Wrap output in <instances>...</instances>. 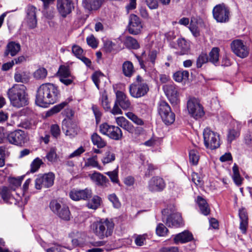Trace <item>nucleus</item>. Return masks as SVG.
Here are the masks:
<instances>
[{
	"mask_svg": "<svg viewBox=\"0 0 252 252\" xmlns=\"http://www.w3.org/2000/svg\"><path fill=\"white\" fill-rule=\"evenodd\" d=\"M36 10V7L32 5H28L27 7L26 18L28 25L31 29L35 28L37 25Z\"/></svg>",
	"mask_w": 252,
	"mask_h": 252,
	"instance_id": "23",
	"label": "nucleus"
},
{
	"mask_svg": "<svg viewBox=\"0 0 252 252\" xmlns=\"http://www.w3.org/2000/svg\"><path fill=\"white\" fill-rule=\"evenodd\" d=\"M200 156L197 150L192 149L189 152V161L190 164L193 165H196L198 164Z\"/></svg>",
	"mask_w": 252,
	"mask_h": 252,
	"instance_id": "41",
	"label": "nucleus"
},
{
	"mask_svg": "<svg viewBox=\"0 0 252 252\" xmlns=\"http://www.w3.org/2000/svg\"><path fill=\"white\" fill-rule=\"evenodd\" d=\"M164 180L159 176L153 177L148 182V189L152 192L162 191L165 188Z\"/></svg>",
	"mask_w": 252,
	"mask_h": 252,
	"instance_id": "17",
	"label": "nucleus"
},
{
	"mask_svg": "<svg viewBox=\"0 0 252 252\" xmlns=\"http://www.w3.org/2000/svg\"><path fill=\"white\" fill-rule=\"evenodd\" d=\"M149 91L148 81L140 75H137L135 81L129 86L130 94L134 98H140L145 95Z\"/></svg>",
	"mask_w": 252,
	"mask_h": 252,
	"instance_id": "4",
	"label": "nucleus"
},
{
	"mask_svg": "<svg viewBox=\"0 0 252 252\" xmlns=\"http://www.w3.org/2000/svg\"><path fill=\"white\" fill-rule=\"evenodd\" d=\"M193 239V237L191 233L189 231H184L175 236L174 241L175 244L186 243L191 241Z\"/></svg>",
	"mask_w": 252,
	"mask_h": 252,
	"instance_id": "26",
	"label": "nucleus"
},
{
	"mask_svg": "<svg viewBox=\"0 0 252 252\" xmlns=\"http://www.w3.org/2000/svg\"><path fill=\"white\" fill-rule=\"evenodd\" d=\"M101 202L102 199L100 197L94 195L87 202L86 205L89 209L95 210L100 206Z\"/></svg>",
	"mask_w": 252,
	"mask_h": 252,
	"instance_id": "35",
	"label": "nucleus"
},
{
	"mask_svg": "<svg viewBox=\"0 0 252 252\" xmlns=\"http://www.w3.org/2000/svg\"><path fill=\"white\" fill-rule=\"evenodd\" d=\"M99 131L103 135L115 140H121L123 137L122 130L118 126L109 125L107 123L100 125Z\"/></svg>",
	"mask_w": 252,
	"mask_h": 252,
	"instance_id": "9",
	"label": "nucleus"
},
{
	"mask_svg": "<svg viewBox=\"0 0 252 252\" xmlns=\"http://www.w3.org/2000/svg\"><path fill=\"white\" fill-rule=\"evenodd\" d=\"M66 129L65 135L70 136H74L78 133V128L77 126L72 124L70 120H64L63 121V129L64 130Z\"/></svg>",
	"mask_w": 252,
	"mask_h": 252,
	"instance_id": "25",
	"label": "nucleus"
},
{
	"mask_svg": "<svg viewBox=\"0 0 252 252\" xmlns=\"http://www.w3.org/2000/svg\"><path fill=\"white\" fill-rule=\"evenodd\" d=\"M47 75V70L43 67H40L37 69L33 73V77L36 79H43L46 77Z\"/></svg>",
	"mask_w": 252,
	"mask_h": 252,
	"instance_id": "45",
	"label": "nucleus"
},
{
	"mask_svg": "<svg viewBox=\"0 0 252 252\" xmlns=\"http://www.w3.org/2000/svg\"><path fill=\"white\" fill-rule=\"evenodd\" d=\"M115 160V154L112 150L107 151L101 159L104 165L111 163Z\"/></svg>",
	"mask_w": 252,
	"mask_h": 252,
	"instance_id": "40",
	"label": "nucleus"
},
{
	"mask_svg": "<svg viewBox=\"0 0 252 252\" xmlns=\"http://www.w3.org/2000/svg\"><path fill=\"white\" fill-rule=\"evenodd\" d=\"M102 4L101 0H83L82 5L89 11L96 10Z\"/></svg>",
	"mask_w": 252,
	"mask_h": 252,
	"instance_id": "29",
	"label": "nucleus"
},
{
	"mask_svg": "<svg viewBox=\"0 0 252 252\" xmlns=\"http://www.w3.org/2000/svg\"><path fill=\"white\" fill-rule=\"evenodd\" d=\"M124 45L127 48L130 49H137L140 48V45L138 41L133 37L130 36L126 37L123 41V45Z\"/></svg>",
	"mask_w": 252,
	"mask_h": 252,
	"instance_id": "32",
	"label": "nucleus"
},
{
	"mask_svg": "<svg viewBox=\"0 0 252 252\" xmlns=\"http://www.w3.org/2000/svg\"><path fill=\"white\" fill-rule=\"evenodd\" d=\"M163 90L165 95L172 102H176L178 97V90L175 85L172 83L168 84L163 86Z\"/></svg>",
	"mask_w": 252,
	"mask_h": 252,
	"instance_id": "22",
	"label": "nucleus"
},
{
	"mask_svg": "<svg viewBox=\"0 0 252 252\" xmlns=\"http://www.w3.org/2000/svg\"><path fill=\"white\" fill-rule=\"evenodd\" d=\"M67 103L66 102H63L59 104L54 106L52 109L48 111L46 113L47 116H50L52 115L57 113L60 112L62 109H63L66 105Z\"/></svg>",
	"mask_w": 252,
	"mask_h": 252,
	"instance_id": "46",
	"label": "nucleus"
},
{
	"mask_svg": "<svg viewBox=\"0 0 252 252\" xmlns=\"http://www.w3.org/2000/svg\"><path fill=\"white\" fill-rule=\"evenodd\" d=\"M157 56V51L156 50H150L147 53L146 51H143L141 56L137 57L139 63H144V62H151L154 63Z\"/></svg>",
	"mask_w": 252,
	"mask_h": 252,
	"instance_id": "24",
	"label": "nucleus"
},
{
	"mask_svg": "<svg viewBox=\"0 0 252 252\" xmlns=\"http://www.w3.org/2000/svg\"><path fill=\"white\" fill-rule=\"evenodd\" d=\"M148 6L150 9H156L158 7L157 0H145Z\"/></svg>",
	"mask_w": 252,
	"mask_h": 252,
	"instance_id": "62",
	"label": "nucleus"
},
{
	"mask_svg": "<svg viewBox=\"0 0 252 252\" xmlns=\"http://www.w3.org/2000/svg\"><path fill=\"white\" fill-rule=\"evenodd\" d=\"M239 133L234 129H231L227 134V140L231 143L237 137L239 136Z\"/></svg>",
	"mask_w": 252,
	"mask_h": 252,
	"instance_id": "58",
	"label": "nucleus"
},
{
	"mask_svg": "<svg viewBox=\"0 0 252 252\" xmlns=\"http://www.w3.org/2000/svg\"><path fill=\"white\" fill-rule=\"evenodd\" d=\"M105 174L109 177L111 181L113 183L118 184L119 183L118 169H116L112 171L105 172Z\"/></svg>",
	"mask_w": 252,
	"mask_h": 252,
	"instance_id": "47",
	"label": "nucleus"
},
{
	"mask_svg": "<svg viewBox=\"0 0 252 252\" xmlns=\"http://www.w3.org/2000/svg\"><path fill=\"white\" fill-rule=\"evenodd\" d=\"M26 87L22 84H15L7 92V95L12 105L20 108L28 104Z\"/></svg>",
	"mask_w": 252,
	"mask_h": 252,
	"instance_id": "2",
	"label": "nucleus"
},
{
	"mask_svg": "<svg viewBox=\"0 0 252 252\" xmlns=\"http://www.w3.org/2000/svg\"><path fill=\"white\" fill-rule=\"evenodd\" d=\"M131 104L128 96L123 92L117 91L116 92V100L111 113L113 115L122 114L121 109L124 110L130 109Z\"/></svg>",
	"mask_w": 252,
	"mask_h": 252,
	"instance_id": "6",
	"label": "nucleus"
},
{
	"mask_svg": "<svg viewBox=\"0 0 252 252\" xmlns=\"http://www.w3.org/2000/svg\"><path fill=\"white\" fill-rule=\"evenodd\" d=\"M101 100V104L103 108L106 111H110L111 112L112 109L111 108V105L106 94L104 93L102 94Z\"/></svg>",
	"mask_w": 252,
	"mask_h": 252,
	"instance_id": "50",
	"label": "nucleus"
},
{
	"mask_svg": "<svg viewBox=\"0 0 252 252\" xmlns=\"http://www.w3.org/2000/svg\"><path fill=\"white\" fill-rule=\"evenodd\" d=\"M173 206H170L162 211V220L169 227H179L182 224V218L179 213H174Z\"/></svg>",
	"mask_w": 252,
	"mask_h": 252,
	"instance_id": "5",
	"label": "nucleus"
},
{
	"mask_svg": "<svg viewBox=\"0 0 252 252\" xmlns=\"http://www.w3.org/2000/svg\"><path fill=\"white\" fill-rule=\"evenodd\" d=\"M203 139L205 146L211 150L216 149L220 146L219 134L209 128H206L203 131Z\"/></svg>",
	"mask_w": 252,
	"mask_h": 252,
	"instance_id": "7",
	"label": "nucleus"
},
{
	"mask_svg": "<svg viewBox=\"0 0 252 252\" xmlns=\"http://www.w3.org/2000/svg\"><path fill=\"white\" fill-rule=\"evenodd\" d=\"M59 91L57 87L51 83L42 84L38 89L36 95V104L42 107H47L58 100Z\"/></svg>",
	"mask_w": 252,
	"mask_h": 252,
	"instance_id": "1",
	"label": "nucleus"
},
{
	"mask_svg": "<svg viewBox=\"0 0 252 252\" xmlns=\"http://www.w3.org/2000/svg\"><path fill=\"white\" fill-rule=\"evenodd\" d=\"M46 158L50 162H55L57 158L56 150L54 148H51L49 152L47 153Z\"/></svg>",
	"mask_w": 252,
	"mask_h": 252,
	"instance_id": "53",
	"label": "nucleus"
},
{
	"mask_svg": "<svg viewBox=\"0 0 252 252\" xmlns=\"http://www.w3.org/2000/svg\"><path fill=\"white\" fill-rule=\"evenodd\" d=\"M187 108L189 114L196 120L202 118L205 114L203 107L196 98H193L188 100Z\"/></svg>",
	"mask_w": 252,
	"mask_h": 252,
	"instance_id": "12",
	"label": "nucleus"
},
{
	"mask_svg": "<svg viewBox=\"0 0 252 252\" xmlns=\"http://www.w3.org/2000/svg\"><path fill=\"white\" fill-rule=\"evenodd\" d=\"M142 28V25L139 17L135 14H130L127 26V30L129 33L133 35H137L141 32Z\"/></svg>",
	"mask_w": 252,
	"mask_h": 252,
	"instance_id": "15",
	"label": "nucleus"
},
{
	"mask_svg": "<svg viewBox=\"0 0 252 252\" xmlns=\"http://www.w3.org/2000/svg\"><path fill=\"white\" fill-rule=\"evenodd\" d=\"M135 71L133 64H123V71L126 76L130 77Z\"/></svg>",
	"mask_w": 252,
	"mask_h": 252,
	"instance_id": "44",
	"label": "nucleus"
},
{
	"mask_svg": "<svg viewBox=\"0 0 252 252\" xmlns=\"http://www.w3.org/2000/svg\"><path fill=\"white\" fill-rule=\"evenodd\" d=\"M5 137L10 144L22 146L26 142L27 136L24 131L17 129L8 132Z\"/></svg>",
	"mask_w": 252,
	"mask_h": 252,
	"instance_id": "13",
	"label": "nucleus"
},
{
	"mask_svg": "<svg viewBox=\"0 0 252 252\" xmlns=\"http://www.w3.org/2000/svg\"><path fill=\"white\" fill-rule=\"evenodd\" d=\"M168 232V229L162 223H159L156 228V233L159 236H166Z\"/></svg>",
	"mask_w": 252,
	"mask_h": 252,
	"instance_id": "51",
	"label": "nucleus"
},
{
	"mask_svg": "<svg viewBox=\"0 0 252 252\" xmlns=\"http://www.w3.org/2000/svg\"><path fill=\"white\" fill-rule=\"evenodd\" d=\"M191 177L192 182L196 186L201 187L203 185V181L197 173L195 172L192 173Z\"/></svg>",
	"mask_w": 252,
	"mask_h": 252,
	"instance_id": "55",
	"label": "nucleus"
},
{
	"mask_svg": "<svg viewBox=\"0 0 252 252\" xmlns=\"http://www.w3.org/2000/svg\"><path fill=\"white\" fill-rule=\"evenodd\" d=\"M69 197L74 201L87 200L92 195V190L88 188L84 189H73L69 193Z\"/></svg>",
	"mask_w": 252,
	"mask_h": 252,
	"instance_id": "18",
	"label": "nucleus"
},
{
	"mask_svg": "<svg viewBox=\"0 0 252 252\" xmlns=\"http://www.w3.org/2000/svg\"><path fill=\"white\" fill-rule=\"evenodd\" d=\"M232 178L234 182L237 186L241 185L243 178L240 175L238 167L236 164H234L232 167Z\"/></svg>",
	"mask_w": 252,
	"mask_h": 252,
	"instance_id": "37",
	"label": "nucleus"
},
{
	"mask_svg": "<svg viewBox=\"0 0 252 252\" xmlns=\"http://www.w3.org/2000/svg\"><path fill=\"white\" fill-rule=\"evenodd\" d=\"M57 9L63 17L70 14L74 8L73 3L71 0H57Z\"/></svg>",
	"mask_w": 252,
	"mask_h": 252,
	"instance_id": "20",
	"label": "nucleus"
},
{
	"mask_svg": "<svg viewBox=\"0 0 252 252\" xmlns=\"http://www.w3.org/2000/svg\"><path fill=\"white\" fill-rule=\"evenodd\" d=\"M115 41L116 43L112 41H107L105 43L104 48L106 52H110L113 49L118 51L123 48L122 41L120 39H117Z\"/></svg>",
	"mask_w": 252,
	"mask_h": 252,
	"instance_id": "30",
	"label": "nucleus"
},
{
	"mask_svg": "<svg viewBox=\"0 0 252 252\" xmlns=\"http://www.w3.org/2000/svg\"><path fill=\"white\" fill-rule=\"evenodd\" d=\"M135 182V179L134 177L131 176H127L124 179V184L128 187L132 186L134 185Z\"/></svg>",
	"mask_w": 252,
	"mask_h": 252,
	"instance_id": "63",
	"label": "nucleus"
},
{
	"mask_svg": "<svg viewBox=\"0 0 252 252\" xmlns=\"http://www.w3.org/2000/svg\"><path fill=\"white\" fill-rule=\"evenodd\" d=\"M0 195L3 200L7 204L16 205L18 201L11 195L10 190L7 187H3Z\"/></svg>",
	"mask_w": 252,
	"mask_h": 252,
	"instance_id": "27",
	"label": "nucleus"
},
{
	"mask_svg": "<svg viewBox=\"0 0 252 252\" xmlns=\"http://www.w3.org/2000/svg\"><path fill=\"white\" fill-rule=\"evenodd\" d=\"M84 166L96 168L99 170L102 169V167L99 165L97 161V156L96 155L87 158L85 161Z\"/></svg>",
	"mask_w": 252,
	"mask_h": 252,
	"instance_id": "36",
	"label": "nucleus"
},
{
	"mask_svg": "<svg viewBox=\"0 0 252 252\" xmlns=\"http://www.w3.org/2000/svg\"><path fill=\"white\" fill-rule=\"evenodd\" d=\"M56 75L60 78L71 76V74L69 66L65 64L60 65Z\"/></svg>",
	"mask_w": 252,
	"mask_h": 252,
	"instance_id": "38",
	"label": "nucleus"
},
{
	"mask_svg": "<svg viewBox=\"0 0 252 252\" xmlns=\"http://www.w3.org/2000/svg\"><path fill=\"white\" fill-rule=\"evenodd\" d=\"M89 176L92 181L95 184L102 188H107L110 185V182L106 177L99 172H94Z\"/></svg>",
	"mask_w": 252,
	"mask_h": 252,
	"instance_id": "21",
	"label": "nucleus"
},
{
	"mask_svg": "<svg viewBox=\"0 0 252 252\" xmlns=\"http://www.w3.org/2000/svg\"><path fill=\"white\" fill-rule=\"evenodd\" d=\"M239 217L240 221L248 220V217L245 209L242 208L239 211Z\"/></svg>",
	"mask_w": 252,
	"mask_h": 252,
	"instance_id": "60",
	"label": "nucleus"
},
{
	"mask_svg": "<svg viewBox=\"0 0 252 252\" xmlns=\"http://www.w3.org/2000/svg\"><path fill=\"white\" fill-rule=\"evenodd\" d=\"M197 203L199 207L201 213L205 216H207L210 213V208L206 200L201 196H198L197 198Z\"/></svg>",
	"mask_w": 252,
	"mask_h": 252,
	"instance_id": "31",
	"label": "nucleus"
},
{
	"mask_svg": "<svg viewBox=\"0 0 252 252\" xmlns=\"http://www.w3.org/2000/svg\"><path fill=\"white\" fill-rule=\"evenodd\" d=\"M220 49L218 47H213L209 54L202 53L198 57L196 63H217L219 61Z\"/></svg>",
	"mask_w": 252,
	"mask_h": 252,
	"instance_id": "16",
	"label": "nucleus"
},
{
	"mask_svg": "<svg viewBox=\"0 0 252 252\" xmlns=\"http://www.w3.org/2000/svg\"><path fill=\"white\" fill-rule=\"evenodd\" d=\"M114 227V222L108 219L94 221L90 226L91 231L100 239L111 236Z\"/></svg>",
	"mask_w": 252,
	"mask_h": 252,
	"instance_id": "3",
	"label": "nucleus"
},
{
	"mask_svg": "<svg viewBox=\"0 0 252 252\" xmlns=\"http://www.w3.org/2000/svg\"><path fill=\"white\" fill-rule=\"evenodd\" d=\"M54 179L55 176L53 173L39 175L35 181V187L37 189L49 188L53 185Z\"/></svg>",
	"mask_w": 252,
	"mask_h": 252,
	"instance_id": "14",
	"label": "nucleus"
},
{
	"mask_svg": "<svg viewBox=\"0 0 252 252\" xmlns=\"http://www.w3.org/2000/svg\"><path fill=\"white\" fill-rule=\"evenodd\" d=\"M116 122L117 124L129 133H133L134 131V126L132 124L126 120L124 117H118L116 118Z\"/></svg>",
	"mask_w": 252,
	"mask_h": 252,
	"instance_id": "28",
	"label": "nucleus"
},
{
	"mask_svg": "<svg viewBox=\"0 0 252 252\" xmlns=\"http://www.w3.org/2000/svg\"><path fill=\"white\" fill-rule=\"evenodd\" d=\"M108 200L112 203L115 208H119L121 204L119 199L115 193H112L108 196Z\"/></svg>",
	"mask_w": 252,
	"mask_h": 252,
	"instance_id": "48",
	"label": "nucleus"
},
{
	"mask_svg": "<svg viewBox=\"0 0 252 252\" xmlns=\"http://www.w3.org/2000/svg\"><path fill=\"white\" fill-rule=\"evenodd\" d=\"M50 131L52 135L55 138H57L60 134V129L57 125H53L51 126Z\"/></svg>",
	"mask_w": 252,
	"mask_h": 252,
	"instance_id": "57",
	"label": "nucleus"
},
{
	"mask_svg": "<svg viewBox=\"0 0 252 252\" xmlns=\"http://www.w3.org/2000/svg\"><path fill=\"white\" fill-rule=\"evenodd\" d=\"M93 144L98 148H103L106 146V141L97 133H94L91 136Z\"/></svg>",
	"mask_w": 252,
	"mask_h": 252,
	"instance_id": "34",
	"label": "nucleus"
},
{
	"mask_svg": "<svg viewBox=\"0 0 252 252\" xmlns=\"http://www.w3.org/2000/svg\"><path fill=\"white\" fill-rule=\"evenodd\" d=\"M84 152L85 149L82 146H81L77 150H75L73 153L70 154L69 156V158H73L74 157L80 156Z\"/></svg>",
	"mask_w": 252,
	"mask_h": 252,
	"instance_id": "59",
	"label": "nucleus"
},
{
	"mask_svg": "<svg viewBox=\"0 0 252 252\" xmlns=\"http://www.w3.org/2000/svg\"><path fill=\"white\" fill-rule=\"evenodd\" d=\"M72 51L73 54L84 63H91L89 59L84 56L83 54V50L80 46L73 45L72 48Z\"/></svg>",
	"mask_w": 252,
	"mask_h": 252,
	"instance_id": "33",
	"label": "nucleus"
},
{
	"mask_svg": "<svg viewBox=\"0 0 252 252\" xmlns=\"http://www.w3.org/2000/svg\"><path fill=\"white\" fill-rule=\"evenodd\" d=\"M126 116L137 125L143 126L144 124V121L141 118L131 112L126 113Z\"/></svg>",
	"mask_w": 252,
	"mask_h": 252,
	"instance_id": "42",
	"label": "nucleus"
},
{
	"mask_svg": "<svg viewBox=\"0 0 252 252\" xmlns=\"http://www.w3.org/2000/svg\"><path fill=\"white\" fill-rule=\"evenodd\" d=\"M49 207L52 212L61 219L68 221L70 219V212L69 208L65 204H61L56 200L50 203Z\"/></svg>",
	"mask_w": 252,
	"mask_h": 252,
	"instance_id": "10",
	"label": "nucleus"
},
{
	"mask_svg": "<svg viewBox=\"0 0 252 252\" xmlns=\"http://www.w3.org/2000/svg\"><path fill=\"white\" fill-rule=\"evenodd\" d=\"M158 111L163 122L166 125H171L175 119V115L171 110L169 104L164 100H160L158 103Z\"/></svg>",
	"mask_w": 252,
	"mask_h": 252,
	"instance_id": "8",
	"label": "nucleus"
},
{
	"mask_svg": "<svg viewBox=\"0 0 252 252\" xmlns=\"http://www.w3.org/2000/svg\"><path fill=\"white\" fill-rule=\"evenodd\" d=\"M178 46L182 50V54H184L188 50V45L187 42L184 38H179L177 41Z\"/></svg>",
	"mask_w": 252,
	"mask_h": 252,
	"instance_id": "52",
	"label": "nucleus"
},
{
	"mask_svg": "<svg viewBox=\"0 0 252 252\" xmlns=\"http://www.w3.org/2000/svg\"><path fill=\"white\" fill-rule=\"evenodd\" d=\"M86 40L87 44L93 48H96L97 47L98 41L94 35L92 34L87 37Z\"/></svg>",
	"mask_w": 252,
	"mask_h": 252,
	"instance_id": "54",
	"label": "nucleus"
},
{
	"mask_svg": "<svg viewBox=\"0 0 252 252\" xmlns=\"http://www.w3.org/2000/svg\"><path fill=\"white\" fill-rule=\"evenodd\" d=\"M20 47L19 43L12 41L7 44L6 51L10 53L12 56H14L20 51Z\"/></svg>",
	"mask_w": 252,
	"mask_h": 252,
	"instance_id": "39",
	"label": "nucleus"
},
{
	"mask_svg": "<svg viewBox=\"0 0 252 252\" xmlns=\"http://www.w3.org/2000/svg\"><path fill=\"white\" fill-rule=\"evenodd\" d=\"M146 236L145 234L136 236L134 240L135 244L138 246H143L146 240Z\"/></svg>",
	"mask_w": 252,
	"mask_h": 252,
	"instance_id": "56",
	"label": "nucleus"
},
{
	"mask_svg": "<svg viewBox=\"0 0 252 252\" xmlns=\"http://www.w3.org/2000/svg\"><path fill=\"white\" fill-rule=\"evenodd\" d=\"M213 15L217 22H227L229 20V9L224 3L217 4L213 9Z\"/></svg>",
	"mask_w": 252,
	"mask_h": 252,
	"instance_id": "11",
	"label": "nucleus"
},
{
	"mask_svg": "<svg viewBox=\"0 0 252 252\" xmlns=\"http://www.w3.org/2000/svg\"><path fill=\"white\" fill-rule=\"evenodd\" d=\"M231 48L233 52L238 56L241 58L247 57L249 54V49L248 47L244 45L241 40L237 39L234 40L231 44Z\"/></svg>",
	"mask_w": 252,
	"mask_h": 252,
	"instance_id": "19",
	"label": "nucleus"
},
{
	"mask_svg": "<svg viewBox=\"0 0 252 252\" xmlns=\"http://www.w3.org/2000/svg\"><path fill=\"white\" fill-rule=\"evenodd\" d=\"M159 252H179V251L176 247H169L161 248Z\"/></svg>",
	"mask_w": 252,
	"mask_h": 252,
	"instance_id": "64",
	"label": "nucleus"
},
{
	"mask_svg": "<svg viewBox=\"0 0 252 252\" xmlns=\"http://www.w3.org/2000/svg\"><path fill=\"white\" fill-rule=\"evenodd\" d=\"M14 78L17 82H24L27 80V77L25 75L17 72L15 74Z\"/></svg>",
	"mask_w": 252,
	"mask_h": 252,
	"instance_id": "61",
	"label": "nucleus"
},
{
	"mask_svg": "<svg viewBox=\"0 0 252 252\" xmlns=\"http://www.w3.org/2000/svg\"><path fill=\"white\" fill-rule=\"evenodd\" d=\"M189 72L187 71H177L173 75L174 79L178 82H181L184 80L188 79Z\"/></svg>",
	"mask_w": 252,
	"mask_h": 252,
	"instance_id": "43",
	"label": "nucleus"
},
{
	"mask_svg": "<svg viewBox=\"0 0 252 252\" xmlns=\"http://www.w3.org/2000/svg\"><path fill=\"white\" fill-rule=\"evenodd\" d=\"M43 163L42 160L39 158H37L34 159L31 164V172L32 173L36 172Z\"/></svg>",
	"mask_w": 252,
	"mask_h": 252,
	"instance_id": "49",
	"label": "nucleus"
}]
</instances>
